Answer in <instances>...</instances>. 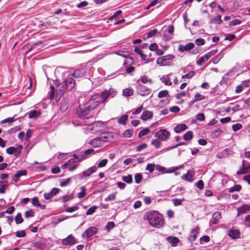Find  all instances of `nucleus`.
Wrapping results in <instances>:
<instances>
[{"mask_svg":"<svg viewBox=\"0 0 250 250\" xmlns=\"http://www.w3.org/2000/svg\"><path fill=\"white\" fill-rule=\"evenodd\" d=\"M133 94V90L130 88H125L123 90V95L125 97L131 96Z\"/></svg>","mask_w":250,"mask_h":250,"instance_id":"nucleus-36","label":"nucleus"},{"mask_svg":"<svg viewBox=\"0 0 250 250\" xmlns=\"http://www.w3.org/2000/svg\"><path fill=\"white\" fill-rule=\"evenodd\" d=\"M135 181L136 184H140L142 181L143 175L141 173H136L134 176Z\"/></svg>","mask_w":250,"mask_h":250,"instance_id":"nucleus-51","label":"nucleus"},{"mask_svg":"<svg viewBox=\"0 0 250 250\" xmlns=\"http://www.w3.org/2000/svg\"><path fill=\"white\" fill-rule=\"evenodd\" d=\"M152 112L148 110H145L143 112L141 116V119L143 121H146L149 119L152 118Z\"/></svg>","mask_w":250,"mask_h":250,"instance_id":"nucleus-23","label":"nucleus"},{"mask_svg":"<svg viewBox=\"0 0 250 250\" xmlns=\"http://www.w3.org/2000/svg\"><path fill=\"white\" fill-rule=\"evenodd\" d=\"M194 47V44L193 42H188L186 45L180 44L178 50L181 52H184L185 51H189L192 49Z\"/></svg>","mask_w":250,"mask_h":250,"instance_id":"nucleus-17","label":"nucleus"},{"mask_svg":"<svg viewBox=\"0 0 250 250\" xmlns=\"http://www.w3.org/2000/svg\"><path fill=\"white\" fill-rule=\"evenodd\" d=\"M64 207L66 208L65 209L66 212H70V213L73 212L75 211H76L79 209V207L77 205H76V206H74L73 207H67V206L66 205H64Z\"/></svg>","mask_w":250,"mask_h":250,"instance_id":"nucleus-39","label":"nucleus"},{"mask_svg":"<svg viewBox=\"0 0 250 250\" xmlns=\"http://www.w3.org/2000/svg\"><path fill=\"white\" fill-rule=\"evenodd\" d=\"M62 203H65L68 201L72 200L74 198V196L73 194H71L69 195H64L62 196Z\"/></svg>","mask_w":250,"mask_h":250,"instance_id":"nucleus-56","label":"nucleus"},{"mask_svg":"<svg viewBox=\"0 0 250 250\" xmlns=\"http://www.w3.org/2000/svg\"><path fill=\"white\" fill-rule=\"evenodd\" d=\"M27 173V171L25 169L19 170L12 177L13 178V180L14 182H17L19 181L20 177H21L22 176L26 175Z\"/></svg>","mask_w":250,"mask_h":250,"instance_id":"nucleus-16","label":"nucleus"},{"mask_svg":"<svg viewBox=\"0 0 250 250\" xmlns=\"http://www.w3.org/2000/svg\"><path fill=\"white\" fill-rule=\"evenodd\" d=\"M82 161V160L81 159V157H80L79 155H77L76 154H73V158L70 159L68 161V164L75 163L77 162H81Z\"/></svg>","mask_w":250,"mask_h":250,"instance_id":"nucleus-30","label":"nucleus"},{"mask_svg":"<svg viewBox=\"0 0 250 250\" xmlns=\"http://www.w3.org/2000/svg\"><path fill=\"white\" fill-rule=\"evenodd\" d=\"M167 240L172 247L177 246L180 242L179 239L175 236H168L167 237Z\"/></svg>","mask_w":250,"mask_h":250,"instance_id":"nucleus-20","label":"nucleus"},{"mask_svg":"<svg viewBox=\"0 0 250 250\" xmlns=\"http://www.w3.org/2000/svg\"><path fill=\"white\" fill-rule=\"evenodd\" d=\"M241 188L242 187L240 185H235L233 187L229 189V192L232 193L234 191H239Z\"/></svg>","mask_w":250,"mask_h":250,"instance_id":"nucleus-43","label":"nucleus"},{"mask_svg":"<svg viewBox=\"0 0 250 250\" xmlns=\"http://www.w3.org/2000/svg\"><path fill=\"white\" fill-rule=\"evenodd\" d=\"M95 108L96 105H94L93 106V105L91 104L83 107L79 106L77 109V115L81 119H87L88 118L86 117V116L89 114L91 110L94 109Z\"/></svg>","mask_w":250,"mask_h":250,"instance_id":"nucleus-4","label":"nucleus"},{"mask_svg":"<svg viewBox=\"0 0 250 250\" xmlns=\"http://www.w3.org/2000/svg\"><path fill=\"white\" fill-rule=\"evenodd\" d=\"M41 113L36 110H32L28 113V118L30 119H36L41 115Z\"/></svg>","mask_w":250,"mask_h":250,"instance_id":"nucleus-27","label":"nucleus"},{"mask_svg":"<svg viewBox=\"0 0 250 250\" xmlns=\"http://www.w3.org/2000/svg\"><path fill=\"white\" fill-rule=\"evenodd\" d=\"M77 243V240L72 234L69 235L67 237L62 240V244L65 246H71Z\"/></svg>","mask_w":250,"mask_h":250,"instance_id":"nucleus-12","label":"nucleus"},{"mask_svg":"<svg viewBox=\"0 0 250 250\" xmlns=\"http://www.w3.org/2000/svg\"><path fill=\"white\" fill-rule=\"evenodd\" d=\"M115 227V224L113 221L108 222L105 227V229L107 231H110Z\"/></svg>","mask_w":250,"mask_h":250,"instance_id":"nucleus-50","label":"nucleus"},{"mask_svg":"<svg viewBox=\"0 0 250 250\" xmlns=\"http://www.w3.org/2000/svg\"><path fill=\"white\" fill-rule=\"evenodd\" d=\"M221 218V214L219 211H215L212 214V219L214 220L213 224H216L218 221Z\"/></svg>","mask_w":250,"mask_h":250,"instance_id":"nucleus-31","label":"nucleus"},{"mask_svg":"<svg viewBox=\"0 0 250 250\" xmlns=\"http://www.w3.org/2000/svg\"><path fill=\"white\" fill-rule=\"evenodd\" d=\"M98 230V229L96 227H90L83 233L82 237L84 238H88L96 234Z\"/></svg>","mask_w":250,"mask_h":250,"instance_id":"nucleus-11","label":"nucleus"},{"mask_svg":"<svg viewBox=\"0 0 250 250\" xmlns=\"http://www.w3.org/2000/svg\"><path fill=\"white\" fill-rule=\"evenodd\" d=\"M26 234L24 230H18L16 232V236L17 237L21 238L24 237L26 236Z\"/></svg>","mask_w":250,"mask_h":250,"instance_id":"nucleus-61","label":"nucleus"},{"mask_svg":"<svg viewBox=\"0 0 250 250\" xmlns=\"http://www.w3.org/2000/svg\"><path fill=\"white\" fill-rule=\"evenodd\" d=\"M86 70L84 68L77 69L71 73L70 75L74 79H76L77 81H79V79L84 77L86 75Z\"/></svg>","mask_w":250,"mask_h":250,"instance_id":"nucleus-9","label":"nucleus"},{"mask_svg":"<svg viewBox=\"0 0 250 250\" xmlns=\"http://www.w3.org/2000/svg\"><path fill=\"white\" fill-rule=\"evenodd\" d=\"M161 58H163L165 62H167V61L172 60L173 59H174L175 56L172 54H169L167 55L162 56L161 57Z\"/></svg>","mask_w":250,"mask_h":250,"instance_id":"nucleus-58","label":"nucleus"},{"mask_svg":"<svg viewBox=\"0 0 250 250\" xmlns=\"http://www.w3.org/2000/svg\"><path fill=\"white\" fill-rule=\"evenodd\" d=\"M223 132V130L220 128H217L216 130H213L211 132V135L213 137L217 138Z\"/></svg>","mask_w":250,"mask_h":250,"instance_id":"nucleus-54","label":"nucleus"},{"mask_svg":"<svg viewBox=\"0 0 250 250\" xmlns=\"http://www.w3.org/2000/svg\"><path fill=\"white\" fill-rule=\"evenodd\" d=\"M60 190V189L59 188H54L49 193H45L43 194L44 198L47 200L51 199L54 196L59 193Z\"/></svg>","mask_w":250,"mask_h":250,"instance_id":"nucleus-15","label":"nucleus"},{"mask_svg":"<svg viewBox=\"0 0 250 250\" xmlns=\"http://www.w3.org/2000/svg\"><path fill=\"white\" fill-rule=\"evenodd\" d=\"M185 199L183 198L182 199H177L174 198L172 199V202L175 206H179L182 205L183 202H184Z\"/></svg>","mask_w":250,"mask_h":250,"instance_id":"nucleus-46","label":"nucleus"},{"mask_svg":"<svg viewBox=\"0 0 250 250\" xmlns=\"http://www.w3.org/2000/svg\"><path fill=\"white\" fill-rule=\"evenodd\" d=\"M222 22L221 15H217L209 21L210 24H220Z\"/></svg>","mask_w":250,"mask_h":250,"instance_id":"nucleus-29","label":"nucleus"},{"mask_svg":"<svg viewBox=\"0 0 250 250\" xmlns=\"http://www.w3.org/2000/svg\"><path fill=\"white\" fill-rule=\"evenodd\" d=\"M228 235L232 239H236L240 237V232L238 229H230L229 231Z\"/></svg>","mask_w":250,"mask_h":250,"instance_id":"nucleus-22","label":"nucleus"},{"mask_svg":"<svg viewBox=\"0 0 250 250\" xmlns=\"http://www.w3.org/2000/svg\"><path fill=\"white\" fill-rule=\"evenodd\" d=\"M81 192L78 193V197L80 199H83L85 196L86 194V189L84 186H82L81 187Z\"/></svg>","mask_w":250,"mask_h":250,"instance_id":"nucleus-42","label":"nucleus"},{"mask_svg":"<svg viewBox=\"0 0 250 250\" xmlns=\"http://www.w3.org/2000/svg\"><path fill=\"white\" fill-rule=\"evenodd\" d=\"M169 96L168 91L167 90L160 91L158 95V98L160 99L164 97H169Z\"/></svg>","mask_w":250,"mask_h":250,"instance_id":"nucleus-38","label":"nucleus"},{"mask_svg":"<svg viewBox=\"0 0 250 250\" xmlns=\"http://www.w3.org/2000/svg\"><path fill=\"white\" fill-rule=\"evenodd\" d=\"M103 144L105 142H111L113 140V136L110 132H102V135L100 137Z\"/></svg>","mask_w":250,"mask_h":250,"instance_id":"nucleus-13","label":"nucleus"},{"mask_svg":"<svg viewBox=\"0 0 250 250\" xmlns=\"http://www.w3.org/2000/svg\"><path fill=\"white\" fill-rule=\"evenodd\" d=\"M133 131V129H126L123 133V136L124 137L130 138L132 136Z\"/></svg>","mask_w":250,"mask_h":250,"instance_id":"nucleus-45","label":"nucleus"},{"mask_svg":"<svg viewBox=\"0 0 250 250\" xmlns=\"http://www.w3.org/2000/svg\"><path fill=\"white\" fill-rule=\"evenodd\" d=\"M89 144H90L94 147H100L103 145L100 137H96L92 139Z\"/></svg>","mask_w":250,"mask_h":250,"instance_id":"nucleus-19","label":"nucleus"},{"mask_svg":"<svg viewBox=\"0 0 250 250\" xmlns=\"http://www.w3.org/2000/svg\"><path fill=\"white\" fill-rule=\"evenodd\" d=\"M15 220L17 224H20L23 222V219L22 218L21 213L19 212L17 213L15 217Z\"/></svg>","mask_w":250,"mask_h":250,"instance_id":"nucleus-48","label":"nucleus"},{"mask_svg":"<svg viewBox=\"0 0 250 250\" xmlns=\"http://www.w3.org/2000/svg\"><path fill=\"white\" fill-rule=\"evenodd\" d=\"M116 91L113 88H110L108 90H104L100 93L95 94L91 96L90 99L93 102L91 105H96V107L99 104H102L105 102L108 98H113L116 95Z\"/></svg>","mask_w":250,"mask_h":250,"instance_id":"nucleus-2","label":"nucleus"},{"mask_svg":"<svg viewBox=\"0 0 250 250\" xmlns=\"http://www.w3.org/2000/svg\"><path fill=\"white\" fill-rule=\"evenodd\" d=\"M116 54L119 56H122L124 58H127L130 54V52L127 51H119L116 52Z\"/></svg>","mask_w":250,"mask_h":250,"instance_id":"nucleus-53","label":"nucleus"},{"mask_svg":"<svg viewBox=\"0 0 250 250\" xmlns=\"http://www.w3.org/2000/svg\"><path fill=\"white\" fill-rule=\"evenodd\" d=\"M188 128V126L183 124H180L177 125L174 129V131L176 133H179L181 132L182 131H183L185 130H186Z\"/></svg>","mask_w":250,"mask_h":250,"instance_id":"nucleus-24","label":"nucleus"},{"mask_svg":"<svg viewBox=\"0 0 250 250\" xmlns=\"http://www.w3.org/2000/svg\"><path fill=\"white\" fill-rule=\"evenodd\" d=\"M241 23V20H240L239 19H235L229 22V27H231V26H235V25H239V24H240Z\"/></svg>","mask_w":250,"mask_h":250,"instance_id":"nucleus-57","label":"nucleus"},{"mask_svg":"<svg viewBox=\"0 0 250 250\" xmlns=\"http://www.w3.org/2000/svg\"><path fill=\"white\" fill-rule=\"evenodd\" d=\"M245 161L244 160H243V164H242V168H241L240 170H238L237 171V175H241L242 174H246L249 172L250 170H249L248 166H245Z\"/></svg>","mask_w":250,"mask_h":250,"instance_id":"nucleus-26","label":"nucleus"},{"mask_svg":"<svg viewBox=\"0 0 250 250\" xmlns=\"http://www.w3.org/2000/svg\"><path fill=\"white\" fill-rule=\"evenodd\" d=\"M97 170V167L96 166H93L86 170L83 171L81 173L77 175V177L81 180L90 176L91 174L95 172Z\"/></svg>","mask_w":250,"mask_h":250,"instance_id":"nucleus-7","label":"nucleus"},{"mask_svg":"<svg viewBox=\"0 0 250 250\" xmlns=\"http://www.w3.org/2000/svg\"><path fill=\"white\" fill-rule=\"evenodd\" d=\"M199 230L200 228L198 226L191 229L190 234L188 237L189 240L191 242L194 241L196 239L197 234L199 232Z\"/></svg>","mask_w":250,"mask_h":250,"instance_id":"nucleus-14","label":"nucleus"},{"mask_svg":"<svg viewBox=\"0 0 250 250\" xmlns=\"http://www.w3.org/2000/svg\"><path fill=\"white\" fill-rule=\"evenodd\" d=\"M144 219L147 220L151 226L160 228L164 224V220L162 214L156 210H149L146 212L144 216Z\"/></svg>","mask_w":250,"mask_h":250,"instance_id":"nucleus-1","label":"nucleus"},{"mask_svg":"<svg viewBox=\"0 0 250 250\" xmlns=\"http://www.w3.org/2000/svg\"><path fill=\"white\" fill-rule=\"evenodd\" d=\"M243 126L241 124H234L232 126V129L233 131L236 132L240 130L242 128Z\"/></svg>","mask_w":250,"mask_h":250,"instance_id":"nucleus-59","label":"nucleus"},{"mask_svg":"<svg viewBox=\"0 0 250 250\" xmlns=\"http://www.w3.org/2000/svg\"><path fill=\"white\" fill-rule=\"evenodd\" d=\"M224 53L220 52L216 56L212 59V62L214 64L217 63L223 57Z\"/></svg>","mask_w":250,"mask_h":250,"instance_id":"nucleus-35","label":"nucleus"},{"mask_svg":"<svg viewBox=\"0 0 250 250\" xmlns=\"http://www.w3.org/2000/svg\"><path fill=\"white\" fill-rule=\"evenodd\" d=\"M93 126L90 128V129L93 133H96L99 132L100 130L98 129H95V128H101L104 126V123L102 121H95L94 122L92 125Z\"/></svg>","mask_w":250,"mask_h":250,"instance_id":"nucleus-18","label":"nucleus"},{"mask_svg":"<svg viewBox=\"0 0 250 250\" xmlns=\"http://www.w3.org/2000/svg\"><path fill=\"white\" fill-rule=\"evenodd\" d=\"M95 153V151L93 148H89L85 150L83 154L79 155L81 157V159L83 161L89 155L93 154Z\"/></svg>","mask_w":250,"mask_h":250,"instance_id":"nucleus-25","label":"nucleus"},{"mask_svg":"<svg viewBox=\"0 0 250 250\" xmlns=\"http://www.w3.org/2000/svg\"><path fill=\"white\" fill-rule=\"evenodd\" d=\"M244 222L247 227L250 228V214L247 215L245 216Z\"/></svg>","mask_w":250,"mask_h":250,"instance_id":"nucleus-64","label":"nucleus"},{"mask_svg":"<svg viewBox=\"0 0 250 250\" xmlns=\"http://www.w3.org/2000/svg\"><path fill=\"white\" fill-rule=\"evenodd\" d=\"M43 43V42L42 41H39L35 43H34L32 46L26 51V53L28 54L31 52L34 49L36 48L39 45Z\"/></svg>","mask_w":250,"mask_h":250,"instance_id":"nucleus-47","label":"nucleus"},{"mask_svg":"<svg viewBox=\"0 0 250 250\" xmlns=\"http://www.w3.org/2000/svg\"><path fill=\"white\" fill-rule=\"evenodd\" d=\"M98 208V206L96 205H94L88 209L86 211V214L87 215H90L94 213L96 210Z\"/></svg>","mask_w":250,"mask_h":250,"instance_id":"nucleus-49","label":"nucleus"},{"mask_svg":"<svg viewBox=\"0 0 250 250\" xmlns=\"http://www.w3.org/2000/svg\"><path fill=\"white\" fill-rule=\"evenodd\" d=\"M71 181H72L71 178H68L62 181V182H61L60 186L62 187H66L67 185H69L70 184V183L71 182Z\"/></svg>","mask_w":250,"mask_h":250,"instance_id":"nucleus-52","label":"nucleus"},{"mask_svg":"<svg viewBox=\"0 0 250 250\" xmlns=\"http://www.w3.org/2000/svg\"><path fill=\"white\" fill-rule=\"evenodd\" d=\"M137 83L138 84L136 87V89L138 94L142 96H146L151 93V89L146 87V86L141 83H139L138 82H137Z\"/></svg>","mask_w":250,"mask_h":250,"instance_id":"nucleus-6","label":"nucleus"},{"mask_svg":"<svg viewBox=\"0 0 250 250\" xmlns=\"http://www.w3.org/2000/svg\"><path fill=\"white\" fill-rule=\"evenodd\" d=\"M128 115L127 114H124L121 116L118 119L119 124L123 125H125L126 124V121L128 120Z\"/></svg>","mask_w":250,"mask_h":250,"instance_id":"nucleus-34","label":"nucleus"},{"mask_svg":"<svg viewBox=\"0 0 250 250\" xmlns=\"http://www.w3.org/2000/svg\"><path fill=\"white\" fill-rule=\"evenodd\" d=\"M194 99L197 102L201 100H203L205 99V96L204 95H202L200 93H196L194 95Z\"/></svg>","mask_w":250,"mask_h":250,"instance_id":"nucleus-63","label":"nucleus"},{"mask_svg":"<svg viewBox=\"0 0 250 250\" xmlns=\"http://www.w3.org/2000/svg\"><path fill=\"white\" fill-rule=\"evenodd\" d=\"M23 146L21 145H19L17 147L14 146H10L7 148L6 152L9 155H13L17 157L21 153Z\"/></svg>","mask_w":250,"mask_h":250,"instance_id":"nucleus-8","label":"nucleus"},{"mask_svg":"<svg viewBox=\"0 0 250 250\" xmlns=\"http://www.w3.org/2000/svg\"><path fill=\"white\" fill-rule=\"evenodd\" d=\"M160 80L167 85H171L172 83L170 82L169 78L167 76H163L160 78Z\"/></svg>","mask_w":250,"mask_h":250,"instance_id":"nucleus-41","label":"nucleus"},{"mask_svg":"<svg viewBox=\"0 0 250 250\" xmlns=\"http://www.w3.org/2000/svg\"><path fill=\"white\" fill-rule=\"evenodd\" d=\"M187 145V143L185 142H180L173 146L164 148V149H163L162 150V151L166 152V151H168L169 150H171L172 149L176 148L179 146H183V145Z\"/></svg>","mask_w":250,"mask_h":250,"instance_id":"nucleus-32","label":"nucleus"},{"mask_svg":"<svg viewBox=\"0 0 250 250\" xmlns=\"http://www.w3.org/2000/svg\"><path fill=\"white\" fill-rule=\"evenodd\" d=\"M218 52V49L212 50L206 53L203 56L200 57L196 62V63L199 66L202 65L206 61H207L212 56Z\"/></svg>","mask_w":250,"mask_h":250,"instance_id":"nucleus-5","label":"nucleus"},{"mask_svg":"<svg viewBox=\"0 0 250 250\" xmlns=\"http://www.w3.org/2000/svg\"><path fill=\"white\" fill-rule=\"evenodd\" d=\"M149 132L150 129L146 127L145 128H143L139 132L138 137L141 138L143 136L148 134Z\"/></svg>","mask_w":250,"mask_h":250,"instance_id":"nucleus-40","label":"nucleus"},{"mask_svg":"<svg viewBox=\"0 0 250 250\" xmlns=\"http://www.w3.org/2000/svg\"><path fill=\"white\" fill-rule=\"evenodd\" d=\"M122 179L123 181L128 184L132 183L133 182L132 176L130 174L127 176H123Z\"/></svg>","mask_w":250,"mask_h":250,"instance_id":"nucleus-37","label":"nucleus"},{"mask_svg":"<svg viewBox=\"0 0 250 250\" xmlns=\"http://www.w3.org/2000/svg\"><path fill=\"white\" fill-rule=\"evenodd\" d=\"M156 63L157 64L160 66L170 65L171 63H168V62H165L163 58H161V57L157 59L156 61Z\"/></svg>","mask_w":250,"mask_h":250,"instance_id":"nucleus-44","label":"nucleus"},{"mask_svg":"<svg viewBox=\"0 0 250 250\" xmlns=\"http://www.w3.org/2000/svg\"><path fill=\"white\" fill-rule=\"evenodd\" d=\"M193 137V132L191 131H188L183 135V139L185 141H189L192 139Z\"/></svg>","mask_w":250,"mask_h":250,"instance_id":"nucleus-33","label":"nucleus"},{"mask_svg":"<svg viewBox=\"0 0 250 250\" xmlns=\"http://www.w3.org/2000/svg\"><path fill=\"white\" fill-rule=\"evenodd\" d=\"M195 42L197 45L201 46L203 45L206 42L204 39L199 38L195 40Z\"/></svg>","mask_w":250,"mask_h":250,"instance_id":"nucleus-62","label":"nucleus"},{"mask_svg":"<svg viewBox=\"0 0 250 250\" xmlns=\"http://www.w3.org/2000/svg\"><path fill=\"white\" fill-rule=\"evenodd\" d=\"M108 162V160L106 159H104L100 161L97 164V167H105Z\"/></svg>","mask_w":250,"mask_h":250,"instance_id":"nucleus-60","label":"nucleus"},{"mask_svg":"<svg viewBox=\"0 0 250 250\" xmlns=\"http://www.w3.org/2000/svg\"><path fill=\"white\" fill-rule=\"evenodd\" d=\"M190 170H188L186 174H184L182 176V179L187 182H192L193 181V175L190 174Z\"/></svg>","mask_w":250,"mask_h":250,"instance_id":"nucleus-28","label":"nucleus"},{"mask_svg":"<svg viewBox=\"0 0 250 250\" xmlns=\"http://www.w3.org/2000/svg\"><path fill=\"white\" fill-rule=\"evenodd\" d=\"M76 84V80H75L70 74L66 78H63L62 84L58 92L56 94V98L60 99L64 94L65 93L72 90Z\"/></svg>","mask_w":250,"mask_h":250,"instance_id":"nucleus-3","label":"nucleus"},{"mask_svg":"<svg viewBox=\"0 0 250 250\" xmlns=\"http://www.w3.org/2000/svg\"><path fill=\"white\" fill-rule=\"evenodd\" d=\"M170 132L166 129H160L155 133V136L159 140L166 141L170 136Z\"/></svg>","mask_w":250,"mask_h":250,"instance_id":"nucleus-10","label":"nucleus"},{"mask_svg":"<svg viewBox=\"0 0 250 250\" xmlns=\"http://www.w3.org/2000/svg\"><path fill=\"white\" fill-rule=\"evenodd\" d=\"M134 62V60L133 58L131 57H128L126 58V60L124 62V65L125 66H127V65H131L133 64Z\"/></svg>","mask_w":250,"mask_h":250,"instance_id":"nucleus-55","label":"nucleus"},{"mask_svg":"<svg viewBox=\"0 0 250 250\" xmlns=\"http://www.w3.org/2000/svg\"><path fill=\"white\" fill-rule=\"evenodd\" d=\"M250 210V205L248 204H244L240 207L237 208V216L241 213H245Z\"/></svg>","mask_w":250,"mask_h":250,"instance_id":"nucleus-21","label":"nucleus"}]
</instances>
